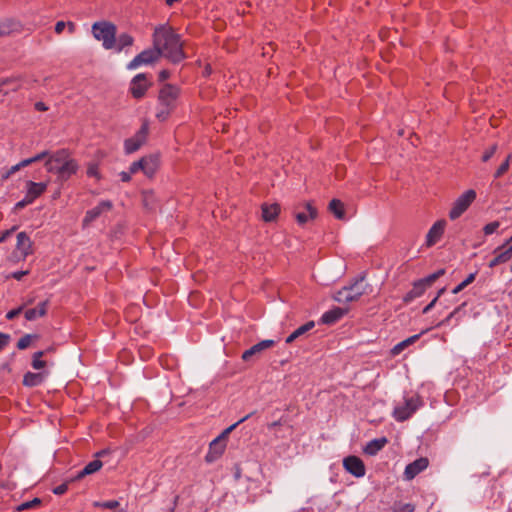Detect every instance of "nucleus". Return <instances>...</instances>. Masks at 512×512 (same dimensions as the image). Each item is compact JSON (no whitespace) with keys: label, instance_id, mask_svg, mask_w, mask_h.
Instances as JSON below:
<instances>
[{"label":"nucleus","instance_id":"obj_1","mask_svg":"<svg viewBox=\"0 0 512 512\" xmlns=\"http://www.w3.org/2000/svg\"><path fill=\"white\" fill-rule=\"evenodd\" d=\"M153 45L159 50L160 56H165L173 63H179L185 58L180 36L166 25L155 28Z\"/></svg>","mask_w":512,"mask_h":512},{"label":"nucleus","instance_id":"obj_2","mask_svg":"<svg viewBox=\"0 0 512 512\" xmlns=\"http://www.w3.org/2000/svg\"><path fill=\"white\" fill-rule=\"evenodd\" d=\"M45 167L48 172L56 174L61 181L69 179L78 170V164L69 157L65 149L58 150L46 159Z\"/></svg>","mask_w":512,"mask_h":512},{"label":"nucleus","instance_id":"obj_3","mask_svg":"<svg viewBox=\"0 0 512 512\" xmlns=\"http://www.w3.org/2000/svg\"><path fill=\"white\" fill-rule=\"evenodd\" d=\"M369 285L365 282L364 277H359L349 286H345L335 292L334 300L339 303H349L357 301L362 295L367 294Z\"/></svg>","mask_w":512,"mask_h":512},{"label":"nucleus","instance_id":"obj_4","mask_svg":"<svg viewBox=\"0 0 512 512\" xmlns=\"http://www.w3.org/2000/svg\"><path fill=\"white\" fill-rule=\"evenodd\" d=\"M92 34L102 42L105 49H113L116 42V26L110 22H96L92 26Z\"/></svg>","mask_w":512,"mask_h":512},{"label":"nucleus","instance_id":"obj_5","mask_svg":"<svg viewBox=\"0 0 512 512\" xmlns=\"http://www.w3.org/2000/svg\"><path fill=\"white\" fill-rule=\"evenodd\" d=\"M423 405L419 396L406 398L402 404L395 406L393 417L398 422L409 419Z\"/></svg>","mask_w":512,"mask_h":512},{"label":"nucleus","instance_id":"obj_6","mask_svg":"<svg viewBox=\"0 0 512 512\" xmlns=\"http://www.w3.org/2000/svg\"><path fill=\"white\" fill-rule=\"evenodd\" d=\"M476 198V192L472 189L467 190L462 195H460L454 202L450 212L449 217L452 220L459 218L472 204V202Z\"/></svg>","mask_w":512,"mask_h":512},{"label":"nucleus","instance_id":"obj_7","mask_svg":"<svg viewBox=\"0 0 512 512\" xmlns=\"http://www.w3.org/2000/svg\"><path fill=\"white\" fill-rule=\"evenodd\" d=\"M160 57V52L155 47L153 49H146L136 55L128 64L127 69L128 70H135L139 68L142 65H148L156 60H158Z\"/></svg>","mask_w":512,"mask_h":512},{"label":"nucleus","instance_id":"obj_8","mask_svg":"<svg viewBox=\"0 0 512 512\" xmlns=\"http://www.w3.org/2000/svg\"><path fill=\"white\" fill-rule=\"evenodd\" d=\"M179 96V88L171 84H166L159 92L158 101L160 106L175 108L176 100Z\"/></svg>","mask_w":512,"mask_h":512},{"label":"nucleus","instance_id":"obj_9","mask_svg":"<svg viewBox=\"0 0 512 512\" xmlns=\"http://www.w3.org/2000/svg\"><path fill=\"white\" fill-rule=\"evenodd\" d=\"M148 134V124L144 123L140 130L131 138L125 140L124 149L127 154L136 152L145 142Z\"/></svg>","mask_w":512,"mask_h":512},{"label":"nucleus","instance_id":"obj_10","mask_svg":"<svg viewBox=\"0 0 512 512\" xmlns=\"http://www.w3.org/2000/svg\"><path fill=\"white\" fill-rule=\"evenodd\" d=\"M150 83L147 80V76L144 73H139L133 77L130 83V91L134 98H142Z\"/></svg>","mask_w":512,"mask_h":512},{"label":"nucleus","instance_id":"obj_11","mask_svg":"<svg viewBox=\"0 0 512 512\" xmlns=\"http://www.w3.org/2000/svg\"><path fill=\"white\" fill-rule=\"evenodd\" d=\"M343 466L347 472L360 478L365 475V466L363 461L356 456H348L343 460Z\"/></svg>","mask_w":512,"mask_h":512},{"label":"nucleus","instance_id":"obj_12","mask_svg":"<svg viewBox=\"0 0 512 512\" xmlns=\"http://www.w3.org/2000/svg\"><path fill=\"white\" fill-rule=\"evenodd\" d=\"M429 465V461L427 458L421 457L416 459L415 461L409 463L404 471V477L406 480H412L419 473L424 471Z\"/></svg>","mask_w":512,"mask_h":512},{"label":"nucleus","instance_id":"obj_13","mask_svg":"<svg viewBox=\"0 0 512 512\" xmlns=\"http://www.w3.org/2000/svg\"><path fill=\"white\" fill-rule=\"evenodd\" d=\"M113 204L109 200H103L101 201L97 206L94 208L88 210L86 212V215L83 219L84 225L89 224L90 222L97 219L100 215H102L104 212H108L112 209Z\"/></svg>","mask_w":512,"mask_h":512},{"label":"nucleus","instance_id":"obj_14","mask_svg":"<svg viewBox=\"0 0 512 512\" xmlns=\"http://www.w3.org/2000/svg\"><path fill=\"white\" fill-rule=\"evenodd\" d=\"M16 253L23 259L32 254V241L26 232L17 234Z\"/></svg>","mask_w":512,"mask_h":512},{"label":"nucleus","instance_id":"obj_15","mask_svg":"<svg viewBox=\"0 0 512 512\" xmlns=\"http://www.w3.org/2000/svg\"><path fill=\"white\" fill-rule=\"evenodd\" d=\"M445 225L446 222L444 220H439L432 225L426 235V245L428 247L433 246L441 239L444 233Z\"/></svg>","mask_w":512,"mask_h":512},{"label":"nucleus","instance_id":"obj_16","mask_svg":"<svg viewBox=\"0 0 512 512\" xmlns=\"http://www.w3.org/2000/svg\"><path fill=\"white\" fill-rule=\"evenodd\" d=\"M275 345V341L266 339L258 342L249 349L245 350L242 354V360L249 361L253 356L259 355L264 350H267Z\"/></svg>","mask_w":512,"mask_h":512},{"label":"nucleus","instance_id":"obj_17","mask_svg":"<svg viewBox=\"0 0 512 512\" xmlns=\"http://www.w3.org/2000/svg\"><path fill=\"white\" fill-rule=\"evenodd\" d=\"M225 447H226L225 441H223L222 439H220L218 437L215 438L210 443L209 451L205 457L206 461L210 463V462L217 460L223 454Z\"/></svg>","mask_w":512,"mask_h":512},{"label":"nucleus","instance_id":"obj_18","mask_svg":"<svg viewBox=\"0 0 512 512\" xmlns=\"http://www.w3.org/2000/svg\"><path fill=\"white\" fill-rule=\"evenodd\" d=\"M49 301L45 300L40 302L36 307L29 308L25 311L24 317L27 321H34L40 317H43L47 313Z\"/></svg>","mask_w":512,"mask_h":512},{"label":"nucleus","instance_id":"obj_19","mask_svg":"<svg viewBox=\"0 0 512 512\" xmlns=\"http://www.w3.org/2000/svg\"><path fill=\"white\" fill-rule=\"evenodd\" d=\"M47 189V183L45 182H26V195L34 202L41 194Z\"/></svg>","mask_w":512,"mask_h":512},{"label":"nucleus","instance_id":"obj_20","mask_svg":"<svg viewBox=\"0 0 512 512\" xmlns=\"http://www.w3.org/2000/svg\"><path fill=\"white\" fill-rule=\"evenodd\" d=\"M103 466L102 461L99 459H94L89 462L85 467L80 470L74 477L71 478V481H76L84 478L85 476L91 475L99 471Z\"/></svg>","mask_w":512,"mask_h":512},{"label":"nucleus","instance_id":"obj_21","mask_svg":"<svg viewBox=\"0 0 512 512\" xmlns=\"http://www.w3.org/2000/svg\"><path fill=\"white\" fill-rule=\"evenodd\" d=\"M304 212H298L295 215L296 221L299 225H304L309 220H313L317 217V209L312 206L310 202L305 203Z\"/></svg>","mask_w":512,"mask_h":512},{"label":"nucleus","instance_id":"obj_22","mask_svg":"<svg viewBox=\"0 0 512 512\" xmlns=\"http://www.w3.org/2000/svg\"><path fill=\"white\" fill-rule=\"evenodd\" d=\"M388 440L386 437H380V438H375L371 441H369L365 447H364V452L367 454V455H370V456H374L376 455L381 449L384 448V446L387 444Z\"/></svg>","mask_w":512,"mask_h":512},{"label":"nucleus","instance_id":"obj_23","mask_svg":"<svg viewBox=\"0 0 512 512\" xmlns=\"http://www.w3.org/2000/svg\"><path fill=\"white\" fill-rule=\"evenodd\" d=\"M46 375L44 372H27L23 377V385L27 387L39 386L44 382Z\"/></svg>","mask_w":512,"mask_h":512},{"label":"nucleus","instance_id":"obj_24","mask_svg":"<svg viewBox=\"0 0 512 512\" xmlns=\"http://www.w3.org/2000/svg\"><path fill=\"white\" fill-rule=\"evenodd\" d=\"M344 313H345V310H343L342 308L336 307L334 309H331V310L325 312L321 316L320 321L323 324L331 325V324H334L335 322H337L339 319H341L343 317Z\"/></svg>","mask_w":512,"mask_h":512},{"label":"nucleus","instance_id":"obj_25","mask_svg":"<svg viewBox=\"0 0 512 512\" xmlns=\"http://www.w3.org/2000/svg\"><path fill=\"white\" fill-rule=\"evenodd\" d=\"M280 212L278 204H263L262 205V218L266 222L274 221Z\"/></svg>","mask_w":512,"mask_h":512},{"label":"nucleus","instance_id":"obj_26","mask_svg":"<svg viewBox=\"0 0 512 512\" xmlns=\"http://www.w3.org/2000/svg\"><path fill=\"white\" fill-rule=\"evenodd\" d=\"M315 323L314 321H308L304 325L298 327L296 330H294L287 338L286 343L290 344L300 336L304 335L308 331H310L312 328H314Z\"/></svg>","mask_w":512,"mask_h":512},{"label":"nucleus","instance_id":"obj_27","mask_svg":"<svg viewBox=\"0 0 512 512\" xmlns=\"http://www.w3.org/2000/svg\"><path fill=\"white\" fill-rule=\"evenodd\" d=\"M19 23L11 20L4 19L0 21V37L9 35L10 33L17 31L19 29Z\"/></svg>","mask_w":512,"mask_h":512},{"label":"nucleus","instance_id":"obj_28","mask_svg":"<svg viewBox=\"0 0 512 512\" xmlns=\"http://www.w3.org/2000/svg\"><path fill=\"white\" fill-rule=\"evenodd\" d=\"M134 39L128 33H122L116 38L115 49L117 52H121L124 48L133 45Z\"/></svg>","mask_w":512,"mask_h":512},{"label":"nucleus","instance_id":"obj_29","mask_svg":"<svg viewBox=\"0 0 512 512\" xmlns=\"http://www.w3.org/2000/svg\"><path fill=\"white\" fill-rule=\"evenodd\" d=\"M427 287L428 286L424 282H422L421 279L418 280L417 282L414 283L412 290L407 293L405 301H409L411 299L420 297Z\"/></svg>","mask_w":512,"mask_h":512},{"label":"nucleus","instance_id":"obj_30","mask_svg":"<svg viewBox=\"0 0 512 512\" xmlns=\"http://www.w3.org/2000/svg\"><path fill=\"white\" fill-rule=\"evenodd\" d=\"M329 210L331 213L334 214V216L337 219L342 220L345 218L344 206L340 200H338V199L331 200L329 203Z\"/></svg>","mask_w":512,"mask_h":512},{"label":"nucleus","instance_id":"obj_31","mask_svg":"<svg viewBox=\"0 0 512 512\" xmlns=\"http://www.w3.org/2000/svg\"><path fill=\"white\" fill-rule=\"evenodd\" d=\"M21 87L19 80L7 79L0 83V94L6 95L10 91H15Z\"/></svg>","mask_w":512,"mask_h":512},{"label":"nucleus","instance_id":"obj_32","mask_svg":"<svg viewBox=\"0 0 512 512\" xmlns=\"http://www.w3.org/2000/svg\"><path fill=\"white\" fill-rule=\"evenodd\" d=\"M143 161H145V164H143L142 171L148 177L153 176L155 171H156V169H157V158H155V157H144Z\"/></svg>","mask_w":512,"mask_h":512},{"label":"nucleus","instance_id":"obj_33","mask_svg":"<svg viewBox=\"0 0 512 512\" xmlns=\"http://www.w3.org/2000/svg\"><path fill=\"white\" fill-rule=\"evenodd\" d=\"M511 257L509 256V252L505 250L500 252L496 257H494L488 264L489 268H494L501 263L507 262Z\"/></svg>","mask_w":512,"mask_h":512},{"label":"nucleus","instance_id":"obj_34","mask_svg":"<svg viewBox=\"0 0 512 512\" xmlns=\"http://www.w3.org/2000/svg\"><path fill=\"white\" fill-rule=\"evenodd\" d=\"M44 355H45L44 351H37L33 354L32 367L35 370H40L45 367L46 362L41 359Z\"/></svg>","mask_w":512,"mask_h":512},{"label":"nucleus","instance_id":"obj_35","mask_svg":"<svg viewBox=\"0 0 512 512\" xmlns=\"http://www.w3.org/2000/svg\"><path fill=\"white\" fill-rule=\"evenodd\" d=\"M252 415V413L244 416L243 418H241L240 420H238L236 423L230 425L229 427H227L219 436L218 438L222 439L223 441L226 440L227 436L241 423H243L244 421H246L248 418H250Z\"/></svg>","mask_w":512,"mask_h":512},{"label":"nucleus","instance_id":"obj_36","mask_svg":"<svg viewBox=\"0 0 512 512\" xmlns=\"http://www.w3.org/2000/svg\"><path fill=\"white\" fill-rule=\"evenodd\" d=\"M37 338H38V335H36V334H26L18 340L17 348L19 350H24L31 344V341L33 339H37Z\"/></svg>","mask_w":512,"mask_h":512},{"label":"nucleus","instance_id":"obj_37","mask_svg":"<svg viewBox=\"0 0 512 512\" xmlns=\"http://www.w3.org/2000/svg\"><path fill=\"white\" fill-rule=\"evenodd\" d=\"M476 277V272L470 273L461 283H459L453 290V294H457L460 291H462L465 287H467L469 284H471Z\"/></svg>","mask_w":512,"mask_h":512},{"label":"nucleus","instance_id":"obj_38","mask_svg":"<svg viewBox=\"0 0 512 512\" xmlns=\"http://www.w3.org/2000/svg\"><path fill=\"white\" fill-rule=\"evenodd\" d=\"M40 503H41V500L39 498H34V499L30 500V501H26V502L21 503L20 505H18L16 507V510L17 511H24V510L32 509L34 507L39 506Z\"/></svg>","mask_w":512,"mask_h":512},{"label":"nucleus","instance_id":"obj_39","mask_svg":"<svg viewBox=\"0 0 512 512\" xmlns=\"http://www.w3.org/2000/svg\"><path fill=\"white\" fill-rule=\"evenodd\" d=\"M415 506L412 503H398L393 507V512H414Z\"/></svg>","mask_w":512,"mask_h":512},{"label":"nucleus","instance_id":"obj_40","mask_svg":"<svg viewBox=\"0 0 512 512\" xmlns=\"http://www.w3.org/2000/svg\"><path fill=\"white\" fill-rule=\"evenodd\" d=\"M510 161H512V157L508 156L506 160L496 170L494 174L495 178H499L507 172V170L509 169Z\"/></svg>","mask_w":512,"mask_h":512},{"label":"nucleus","instance_id":"obj_41","mask_svg":"<svg viewBox=\"0 0 512 512\" xmlns=\"http://www.w3.org/2000/svg\"><path fill=\"white\" fill-rule=\"evenodd\" d=\"M173 109L170 108V107H167V106H160L158 107V111L156 113V117L157 119L161 120V121H164L167 119V117L169 116L170 112L172 111Z\"/></svg>","mask_w":512,"mask_h":512},{"label":"nucleus","instance_id":"obj_42","mask_svg":"<svg viewBox=\"0 0 512 512\" xmlns=\"http://www.w3.org/2000/svg\"><path fill=\"white\" fill-rule=\"evenodd\" d=\"M499 226H500V222L499 221H493V222H490V223L486 224L484 226V228H483L484 234L485 235L493 234L494 232L497 231Z\"/></svg>","mask_w":512,"mask_h":512},{"label":"nucleus","instance_id":"obj_43","mask_svg":"<svg viewBox=\"0 0 512 512\" xmlns=\"http://www.w3.org/2000/svg\"><path fill=\"white\" fill-rule=\"evenodd\" d=\"M464 305L465 304H462L461 306H458L457 308H455L452 312L449 313V315L445 319H443L441 322H439L437 324V326H442V325L448 324L452 318H454L455 316H457L460 313V311L462 310V307Z\"/></svg>","mask_w":512,"mask_h":512},{"label":"nucleus","instance_id":"obj_44","mask_svg":"<svg viewBox=\"0 0 512 512\" xmlns=\"http://www.w3.org/2000/svg\"><path fill=\"white\" fill-rule=\"evenodd\" d=\"M94 505L96 507H102L106 509H115L119 506V502L117 500H109L104 502H95Z\"/></svg>","mask_w":512,"mask_h":512},{"label":"nucleus","instance_id":"obj_45","mask_svg":"<svg viewBox=\"0 0 512 512\" xmlns=\"http://www.w3.org/2000/svg\"><path fill=\"white\" fill-rule=\"evenodd\" d=\"M444 291H445V288H441V289L438 291V293H437L436 297H434V299H433V300H432L428 305H426V306L424 307V309H423V311H422V312H423V314H427V313H429V312L432 310V308L435 306V304H436V302H437L438 298H439V297L444 293Z\"/></svg>","mask_w":512,"mask_h":512},{"label":"nucleus","instance_id":"obj_46","mask_svg":"<svg viewBox=\"0 0 512 512\" xmlns=\"http://www.w3.org/2000/svg\"><path fill=\"white\" fill-rule=\"evenodd\" d=\"M497 151V145L496 144H493L492 146H490L484 153H483V156H482V161L483 162H487L489 161L493 155L495 154V152Z\"/></svg>","mask_w":512,"mask_h":512},{"label":"nucleus","instance_id":"obj_47","mask_svg":"<svg viewBox=\"0 0 512 512\" xmlns=\"http://www.w3.org/2000/svg\"><path fill=\"white\" fill-rule=\"evenodd\" d=\"M143 164H145V161H143V158L138 161L133 162L129 167L130 173L135 174L140 170L142 171Z\"/></svg>","mask_w":512,"mask_h":512},{"label":"nucleus","instance_id":"obj_48","mask_svg":"<svg viewBox=\"0 0 512 512\" xmlns=\"http://www.w3.org/2000/svg\"><path fill=\"white\" fill-rule=\"evenodd\" d=\"M24 310V305L19 306L18 308H15L13 310H10L6 314V318L8 320H13L15 317H17L22 311Z\"/></svg>","mask_w":512,"mask_h":512},{"label":"nucleus","instance_id":"obj_49","mask_svg":"<svg viewBox=\"0 0 512 512\" xmlns=\"http://www.w3.org/2000/svg\"><path fill=\"white\" fill-rule=\"evenodd\" d=\"M68 490V483H62L53 489L55 495H63Z\"/></svg>","mask_w":512,"mask_h":512},{"label":"nucleus","instance_id":"obj_50","mask_svg":"<svg viewBox=\"0 0 512 512\" xmlns=\"http://www.w3.org/2000/svg\"><path fill=\"white\" fill-rule=\"evenodd\" d=\"M426 331H427V330L422 331V332H421V333H419V334H415V335H413V336H410V337L406 338L405 340H403V342H404V343H405V345L408 347V346H410V345L414 344V343H415V342L420 338V336H421L423 333H425Z\"/></svg>","mask_w":512,"mask_h":512},{"label":"nucleus","instance_id":"obj_51","mask_svg":"<svg viewBox=\"0 0 512 512\" xmlns=\"http://www.w3.org/2000/svg\"><path fill=\"white\" fill-rule=\"evenodd\" d=\"M87 175L89 177L99 178L98 166L96 164L89 165L87 169Z\"/></svg>","mask_w":512,"mask_h":512},{"label":"nucleus","instance_id":"obj_52","mask_svg":"<svg viewBox=\"0 0 512 512\" xmlns=\"http://www.w3.org/2000/svg\"><path fill=\"white\" fill-rule=\"evenodd\" d=\"M31 203H33V201L25 194L24 198L21 201L16 203L15 208L22 209Z\"/></svg>","mask_w":512,"mask_h":512},{"label":"nucleus","instance_id":"obj_53","mask_svg":"<svg viewBox=\"0 0 512 512\" xmlns=\"http://www.w3.org/2000/svg\"><path fill=\"white\" fill-rule=\"evenodd\" d=\"M10 341V335L0 332V350L4 349Z\"/></svg>","mask_w":512,"mask_h":512},{"label":"nucleus","instance_id":"obj_54","mask_svg":"<svg viewBox=\"0 0 512 512\" xmlns=\"http://www.w3.org/2000/svg\"><path fill=\"white\" fill-rule=\"evenodd\" d=\"M22 167L20 166V163H17L16 165L12 166L4 175V179H8L11 175L19 171Z\"/></svg>","mask_w":512,"mask_h":512},{"label":"nucleus","instance_id":"obj_55","mask_svg":"<svg viewBox=\"0 0 512 512\" xmlns=\"http://www.w3.org/2000/svg\"><path fill=\"white\" fill-rule=\"evenodd\" d=\"M50 155H51V154H50L48 151H46V150H45V151H42V152H40V153L36 154V155H35V156H33L32 158H33L34 163H35V162H38V161L43 160V159H46V158L48 159V157H49Z\"/></svg>","mask_w":512,"mask_h":512},{"label":"nucleus","instance_id":"obj_56","mask_svg":"<svg viewBox=\"0 0 512 512\" xmlns=\"http://www.w3.org/2000/svg\"><path fill=\"white\" fill-rule=\"evenodd\" d=\"M405 348H407V346L405 345V343L403 341H401L393 347L392 353L394 355H397V354L401 353Z\"/></svg>","mask_w":512,"mask_h":512},{"label":"nucleus","instance_id":"obj_57","mask_svg":"<svg viewBox=\"0 0 512 512\" xmlns=\"http://www.w3.org/2000/svg\"><path fill=\"white\" fill-rule=\"evenodd\" d=\"M65 28H66V22H64V21H58L55 24V32L57 34H61Z\"/></svg>","mask_w":512,"mask_h":512},{"label":"nucleus","instance_id":"obj_58","mask_svg":"<svg viewBox=\"0 0 512 512\" xmlns=\"http://www.w3.org/2000/svg\"><path fill=\"white\" fill-rule=\"evenodd\" d=\"M436 276L434 275V273L424 277L422 280V282H424L427 286H430L435 280H436Z\"/></svg>","mask_w":512,"mask_h":512},{"label":"nucleus","instance_id":"obj_59","mask_svg":"<svg viewBox=\"0 0 512 512\" xmlns=\"http://www.w3.org/2000/svg\"><path fill=\"white\" fill-rule=\"evenodd\" d=\"M34 106L37 111L44 112V111L48 110V106L44 102H41V101L36 102Z\"/></svg>","mask_w":512,"mask_h":512},{"label":"nucleus","instance_id":"obj_60","mask_svg":"<svg viewBox=\"0 0 512 512\" xmlns=\"http://www.w3.org/2000/svg\"><path fill=\"white\" fill-rule=\"evenodd\" d=\"M119 175H120V178H121V180L123 182H128L131 179L132 173H130V170L127 171V172L126 171H122Z\"/></svg>","mask_w":512,"mask_h":512},{"label":"nucleus","instance_id":"obj_61","mask_svg":"<svg viewBox=\"0 0 512 512\" xmlns=\"http://www.w3.org/2000/svg\"><path fill=\"white\" fill-rule=\"evenodd\" d=\"M505 246H508V248L505 251L509 252V256L511 257L512 256V242L511 243H507V241H506L501 247L496 248L494 252L495 253L498 252L499 250H501Z\"/></svg>","mask_w":512,"mask_h":512},{"label":"nucleus","instance_id":"obj_62","mask_svg":"<svg viewBox=\"0 0 512 512\" xmlns=\"http://www.w3.org/2000/svg\"><path fill=\"white\" fill-rule=\"evenodd\" d=\"M15 229H16V227H13L10 230H6L5 232H3L2 235L0 236V243L4 242L12 234V232Z\"/></svg>","mask_w":512,"mask_h":512},{"label":"nucleus","instance_id":"obj_63","mask_svg":"<svg viewBox=\"0 0 512 512\" xmlns=\"http://www.w3.org/2000/svg\"><path fill=\"white\" fill-rule=\"evenodd\" d=\"M27 273V271H16L12 273V277L16 280H21Z\"/></svg>","mask_w":512,"mask_h":512},{"label":"nucleus","instance_id":"obj_64","mask_svg":"<svg viewBox=\"0 0 512 512\" xmlns=\"http://www.w3.org/2000/svg\"><path fill=\"white\" fill-rule=\"evenodd\" d=\"M66 28L70 34H73L76 30V25L74 22L69 21L66 23Z\"/></svg>","mask_w":512,"mask_h":512}]
</instances>
